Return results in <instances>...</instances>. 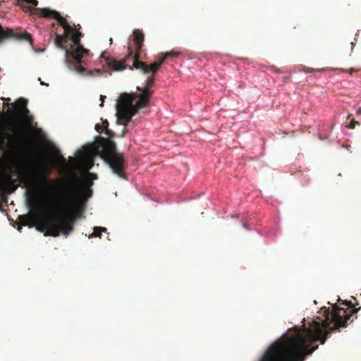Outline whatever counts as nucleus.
Wrapping results in <instances>:
<instances>
[{
    "mask_svg": "<svg viewBox=\"0 0 361 361\" xmlns=\"http://www.w3.org/2000/svg\"><path fill=\"white\" fill-rule=\"evenodd\" d=\"M41 85H47V86L48 85V84H46V83H44V82H42V81H41Z\"/></svg>",
    "mask_w": 361,
    "mask_h": 361,
    "instance_id": "26",
    "label": "nucleus"
},
{
    "mask_svg": "<svg viewBox=\"0 0 361 361\" xmlns=\"http://www.w3.org/2000/svg\"><path fill=\"white\" fill-rule=\"evenodd\" d=\"M356 71H357V70H355V68H350V69L348 70V72H349V73H350V74H352L353 73L356 72Z\"/></svg>",
    "mask_w": 361,
    "mask_h": 361,
    "instance_id": "22",
    "label": "nucleus"
},
{
    "mask_svg": "<svg viewBox=\"0 0 361 361\" xmlns=\"http://www.w3.org/2000/svg\"><path fill=\"white\" fill-rule=\"evenodd\" d=\"M180 52L174 50L161 53L157 61L148 65L145 62L134 60L133 66L144 74H150L147 78L142 87H137V92L133 93H122L117 102L116 116L118 121L123 126H127L132 117L138 111L146 108L149 104V99L153 94L152 87L154 82V74L168 57L176 58Z\"/></svg>",
    "mask_w": 361,
    "mask_h": 361,
    "instance_id": "3",
    "label": "nucleus"
},
{
    "mask_svg": "<svg viewBox=\"0 0 361 361\" xmlns=\"http://www.w3.org/2000/svg\"><path fill=\"white\" fill-rule=\"evenodd\" d=\"M133 35L135 44V54L133 56V50L130 47H128V53L124 61H117L114 59H108V64L113 70L117 71H123L127 66H128L129 68L132 70L133 68H135L133 66L134 60L137 59L140 61L139 58L140 56V51L144 42V34L140 30H135L133 32Z\"/></svg>",
    "mask_w": 361,
    "mask_h": 361,
    "instance_id": "7",
    "label": "nucleus"
},
{
    "mask_svg": "<svg viewBox=\"0 0 361 361\" xmlns=\"http://www.w3.org/2000/svg\"><path fill=\"white\" fill-rule=\"evenodd\" d=\"M108 126H109V122L107 120H105L103 123H102V128L106 130V129H108Z\"/></svg>",
    "mask_w": 361,
    "mask_h": 361,
    "instance_id": "19",
    "label": "nucleus"
},
{
    "mask_svg": "<svg viewBox=\"0 0 361 361\" xmlns=\"http://www.w3.org/2000/svg\"><path fill=\"white\" fill-rule=\"evenodd\" d=\"M27 200L30 203V209L32 213L19 216L18 219L23 226L32 228L35 226L38 216L42 212V207L34 193L28 192Z\"/></svg>",
    "mask_w": 361,
    "mask_h": 361,
    "instance_id": "9",
    "label": "nucleus"
},
{
    "mask_svg": "<svg viewBox=\"0 0 361 361\" xmlns=\"http://www.w3.org/2000/svg\"><path fill=\"white\" fill-rule=\"evenodd\" d=\"M82 36V32L79 30H75L71 34V37L69 36V39L71 41L69 44V47L64 45V49H63L65 51V61L68 63L70 59H71L75 62L76 64L74 66V68L80 74L90 76L99 75L101 73L99 69L96 68L93 71H87L84 67L80 65L82 62V59L84 56L89 54V50L84 48L81 44L80 39Z\"/></svg>",
    "mask_w": 361,
    "mask_h": 361,
    "instance_id": "6",
    "label": "nucleus"
},
{
    "mask_svg": "<svg viewBox=\"0 0 361 361\" xmlns=\"http://www.w3.org/2000/svg\"><path fill=\"white\" fill-rule=\"evenodd\" d=\"M99 128H101V126H100L99 124H96V126H95V129H96L97 130H99Z\"/></svg>",
    "mask_w": 361,
    "mask_h": 361,
    "instance_id": "25",
    "label": "nucleus"
},
{
    "mask_svg": "<svg viewBox=\"0 0 361 361\" xmlns=\"http://www.w3.org/2000/svg\"><path fill=\"white\" fill-rule=\"evenodd\" d=\"M82 164H84L85 167L87 170L90 169L94 165V155L91 153L84 155L82 158Z\"/></svg>",
    "mask_w": 361,
    "mask_h": 361,
    "instance_id": "12",
    "label": "nucleus"
},
{
    "mask_svg": "<svg viewBox=\"0 0 361 361\" xmlns=\"http://www.w3.org/2000/svg\"><path fill=\"white\" fill-rule=\"evenodd\" d=\"M16 39L20 40H25L32 43V39L30 34L27 32L24 33H16L12 29L4 30L0 25V43L7 39Z\"/></svg>",
    "mask_w": 361,
    "mask_h": 361,
    "instance_id": "10",
    "label": "nucleus"
},
{
    "mask_svg": "<svg viewBox=\"0 0 361 361\" xmlns=\"http://www.w3.org/2000/svg\"><path fill=\"white\" fill-rule=\"evenodd\" d=\"M97 178L95 174L87 172L80 180L75 174L69 179L57 181L56 190L51 194L47 206L57 211L66 212L44 219L36 226L37 230L45 236L57 237L61 233L68 236L74 229L76 219L82 212L83 204L92 196L91 186Z\"/></svg>",
    "mask_w": 361,
    "mask_h": 361,
    "instance_id": "2",
    "label": "nucleus"
},
{
    "mask_svg": "<svg viewBox=\"0 0 361 361\" xmlns=\"http://www.w3.org/2000/svg\"><path fill=\"white\" fill-rule=\"evenodd\" d=\"M357 115H361V107L358 108L356 111Z\"/></svg>",
    "mask_w": 361,
    "mask_h": 361,
    "instance_id": "24",
    "label": "nucleus"
},
{
    "mask_svg": "<svg viewBox=\"0 0 361 361\" xmlns=\"http://www.w3.org/2000/svg\"><path fill=\"white\" fill-rule=\"evenodd\" d=\"M38 4L37 0H19L18 5L23 8H27L28 11L32 12L34 7Z\"/></svg>",
    "mask_w": 361,
    "mask_h": 361,
    "instance_id": "11",
    "label": "nucleus"
},
{
    "mask_svg": "<svg viewBox=\"0 0 361 361\" xmlns=\"http://www.w3.org/2000/svg\"><path fill=\"white\" fill-rule=\"evenodd\" d=\"M105 133L106 135H108L109 137H113V135H114V133L110 130L109 129H106L105 130Z\"/></svg>",
    "mask_w": 361,
    "mask_h": 361,
    "instance_id": "17",
    "label": "nucleus"
},
{
    "mask_svg": "<svg viewBox=\"0 0 361 361\" xmlns=\"http://www.w3.org/2000/svg\"><path fill=\"white\" fill-rule=\"evenodd\" d=\"M60 160L63 165H67L66 159L61 154L59 155Z\"/></svg>",
    "mask_w": 361,
    "mask_h": 361,
    "instance_id": "18",
    "label": "nucleus"
},
{
    "mask_svg": "<svg viewBox=\"0 0 361 361\" xmlns=\"http://www.w3.org/2000/svg\"><path fill=\"white\" fill-rule=\"evenodd\" d=\"M343 304L353 308L348 309L332 305V311L323 307L324 319L322 322L312 321L308 327L302 329L295 327L271 343L263 354L259 361H304L307 355L312 354L318 345H312L319 341L324 344L331 333L341 327H346L347 322L353 314L360 309L355 308L351 301L345 300Z\"/></svg>",
    "mask_w": 361,
    "mask_h": 361,
    "instance_id": "1",
    "label": "nucleus"
},
{
    "mask_svg": "<svg viewBox=\"0 0 361 361\" xmlns=\"http://www.w3.org/2000/svg\"><path fill=\"white\" fill-rule=\"evenodd\" d=\"M0 171L1 175L5 177L7 180H11V174L7 173L6 169H5L4 164L1 160H0Z\"/></svg>",
    "mask_w": 361,
    "mask_h": 361,
    "instance_id": "14",
    "label": "nucleus"
},
{
    "mask_svg": "<svg viewBox=\"0 0 361 361\" xmlns=\"http://www.w3.org/2000/svg\"><path fill=\"white\" fill-rule=\"evenodd\" d=\"M358 124H359L358 121L352 120L348 126L349 128L354 129L355 128L356 125H358Z\"/></svg>",
    "mask_w": 361,
    "mask_h": 361,
    "instance_id": "16",
    "label": "nucleus"
},
{
    "mask_svg": "<svg viewBox=\"0 0 361 361\" xmlns=\"http://www.w3.org/2000/svg\"><path fill=\"white\" fill-rule=\"evenodd\" d=\"M13 176H17V180L23 183L27 188L35 192L38 188V183L49 185L51 181L47 179V167L44 163L36 159L35 165L26 167L25 170L16 169L11 171Z\"/></svg>",
    "mask_w": 361,
    "mask_h": 361,
    "instance_id": "5",
    "label": "nucleus"
},
{
    "mask_svg": "<svg viewBox=\"0 0 361 361\" xmlns=\"http://www.w3.org/2000/svg\"><path fill=\"white\" fill-rule=\"evenodd\" d=\"M20 102H21V106H22V109H23V112L24 114H27L29 112L28 109L25 107L26 106V101L24 100L23 99H21L20 100Z\"/></svg>",
    "mask_w": 361,
    "mask_h": 361,
    "instance_id": "15",
    "label": "nucleus"
},
{
    "mask_svg": "<svg viewBox=\"0 0 361 361\" xmlns=\"http://www.w3.org/2000/svg\"><path fill=\"white\" fill-rule=\"evenodd\" d=\"M271 69L273 71L276 72V73H280V72H281V71H280V70H279V68H276V67H274V66H271Z\"/></svg>",
    "mask_w": 361,
    "mask_h": 361,
    "instance_id": "20",
    "label": "nucleus"
},
{
    "mask_svg": "<svg viewBox=\"0 0 361 361\" xmlns=\"http://www.w3.org/2000/svg\"><path fill=\"white\" fill-rule=\"evenodd\" d=\"M313 71H314V69L310 68H307L305 69V71L307 72V73H310V72H312Z\"/></svg>",
    "mask_w": 361,
    "mask_h": 361,
    "instance_id": "23",
    "label": "nucleus"
},
{
    "mask_svg": "<svg viewBox=\"0 0 361 361\" xmlns=\"http://www.w3.org/2000/svg\"><path fill=\"white\" fill-rule=\"evenodd\" d=\"M106 228L104 227H98L95 226L94 227V232L89 236V238L92 237H101L102 232H106Z\"/></svg>",
    "mask_w": 361,
    "mask_h": 361,
    "instance_id": "13",
    "label": "nucleus"
},
{
    "mask_svg": "<svg viewBox=\"0 0 361 361\" xmlns=\"http://www.w3.org/2000/svg\"><path fill=\"white\" fill-rule=\"evenodd\" d=\"M106 98L105 96H103V95H101L100 96V99L102 100V103L100 104V106H103V104H104V99Z\"/></svg>",
    "mask_w": 361,
    "mask_h": 361,
    "instance_id": "21",
    "label": "nucleus"
},
{
    "mask_svg": "<svg viewBox=\"0 0 361 361\" xmlns=\"http://www.w3.org/2000/svg\"><path fill=\"white\" fill-rule=\"evenodd\" d=\"M94 153L99 155L111 169L114 173L122 179H127L124 171L125 159L123 154L116 152V144L114 141L99 137L95 143Z\"/></svg>",
    "mask_w": 361,
    "mask_h": 361,
    "instance_id": "4",
    "label": "nucleus"
},
{
    "mask_svg": "<svg viewBox=\"0 0 361 361\" xmlns=\"http://www.w3.org/2000/svg\"><path fill=\"white\" fill-rule=\"evenodd\" d=\"M343 72H345L347 71L346 70H344V69H341Z\"/></svg>",
    "mask_w": 361,
    "mask_h": 361,
    "instance_id": "27",
    "label": "nucleus"
},
{
    "mask_svg": "<svg viewBox=\"0 0 361 361\" xmlns=\"http://www.w3.org/2000/svg\"><path fill=\"white\" fill-rule=\"evenodd\" d=\"M35 13L44 17L55 19L58 21L60 26L64 30L63 35L55 33L54 42L57 47L64 49V44H67L69 40V36L76 30L73 27L67 20L63 18L57 11L48 8H35Z\"/></svg>",
    "mask_w": 361,
    "mask_h": 361,
    "instance_id": "8",
    "label": "nucleus"
}]
</instances>
